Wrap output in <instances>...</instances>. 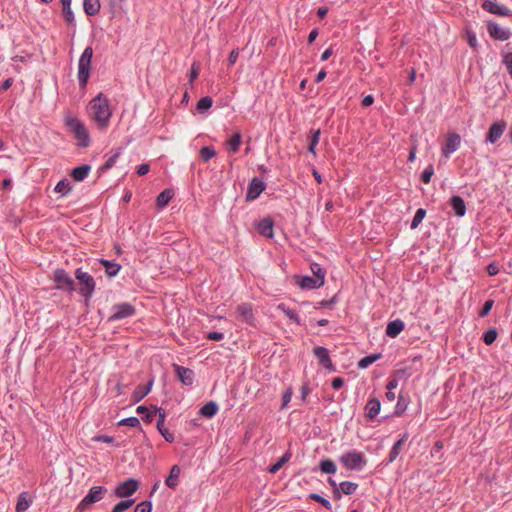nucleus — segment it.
<instances>
[{"mask_svg":"<svg viewBox=\"0 0 512 512\" xmlns=\"http://www.w3.org/2000/svg\"><path fill=\"white\" fill-rule=\"evenodd\" d=\"M88 112L100 129H104L108 126L112 112L107 97L102 93H99L90 101Z\"/></svg>","mask_w":512,"mask_h":512,"instance_id":"obj_1","label":"nucleus"},{"mask_svg":"<svg viewBox=\"0 0 512 512\" xmlns=\"http://www.w3.org/2000/svg\"><path fill=\"white\" fill-rule=\"evenodd\" d=\"M65 125L69 132L74 135L79 147L86 148L90 145V135L82 121L76 117L67 116L65 118Z\"/></svg>","mask_w":512,"mask_h":512,"instance_id":"obj_2","label":"nucleus"},{"mask_svg":"<svg viewBox=\"0 0 512 512\" xmlns=\"http://www.w3.org/2000/svg\"><path fill=\"white\" fill-rule=\"evenodd\" d=\"M93 57V49L88 46L82 52L78 61V82L80 87H85L88 83L91 70V62Z\"/></svg>","mask_w":512,"mask_h":512,"instance_id":"obj_3","label":"nucleus"},{"mask_svg":"<svg viewBox=\"0 0 512 512\" xmlns=\"http://www.w3.org/2000/svg\"><path fill=\"white\" fill-rule=\"evenodd\" d=\"M340 462L348 470L359 471L365 467L367 460L363 453L356 450H351L340 456Z\"/></svg>","mask_w":512,"mask_h":512,"instance_id":"obj_4","label":"nucleus"},{"mask_svg":"<svg viewBox=\"0 0 512 512\" xmlns=\"http://www.w3.org/2000/svg\"><path fill=\"white\" fill-rule=\"evenodd\" d=\"M106 492V488L102 486H93L89 490L88 494L80 502L78 509L80 511L86 510L93 503L100 501L104 497Z\"/></svg>","mask_w":512,"mask_h":512,"instance_id":"obj_5","label":"nucleus"},{"mask_svg":"<svg viewBox=\"0 0 512 512\" xmlns=\"http://www.w3.org/2000/svg\"><path fill=\"white\" fill-rule=\"evenodd\" d=\"M135 314V308L129 303L116 304L111 309L109 321H118L131 317Z\"/></svg>","mask_w":512,"mask_h":512,"instance_id":"obj_6","label":"nucleus"},{"mask_svg":"<svg viewBox=\"0 0 512 512\" xmlns=\"http://www.w3.org/2000/svg\"><path fill=\"white\" fill-rule=\"evenodd\" d=\"M461 144V136L458 133L450 132L446 135L445 144L441 148L442 155L449 158L452 153L457 151Z\"/></svg>","mask_w":512,"mask_h":512,"instance_id":"obj_7","label":"nucleus"},{"mask_svg":"<svg viewBox=\"0 0 512 512\" xmlns=\"http://www.w3.org/2000/svg\"><path fill=\"white\" fill-rule=\"evenodd\" d=\"M76 278L79 280L81 287L80 293L86 297L91 296L95 288V282L91 275L87 272H83L80 269L76 271Z\"/></svg>","mask_w":512,"mask_h":512,"instance_id":"obj_8","label":"nucleus"},{"mask_svg":"<svg viewBox=\"0 0 512 512\" xmlns=\"http://www.w3.org/2000/svg\"><path fill=\"white\" fill-rule=\"evenodd\" d=\"M53 279L58 289L65 291H73L75 289L74 280L63 269H57L54 272Z\"/></svg>","mask_w":512,"mask_h":512,"instance_id":"obj_9","label":"nucleus"},{"mask_svg":"<svg viewBox=\"0 0 512 512\" xmlns=\"http://www.w3.org/2000/svg\"><path fill=\"white\" fill-rule=\"evenodd\" d=\"M236 316L240 321L248 325H255V318L253 314L252 305L249 303L239 304L236 308Z\"/></svg>","mask_w":512,"mask_h":512,"instance_id":"obj_10","label":"nucleus"},{"mask_svg":"<svg viewBox=\"0 0 512 512\" xmlns=\"http://www.w3.org/2000/svg\"><path fill=\"white\" fill-rule=\"evenodd\" d=\"M482 8L492 14L498 16L511 17L512 11L505 5L498 4L492 0H484L482 3Z\"/></svg>","mask_w":512,"mask_h":512,"instance_id":"obj_11","label":"nucleus"},{"mask_svg":"<svg viewBox=\"0 0 512 512\" xmlns=\"http://www.w3.org/2000/svg\"><path fill=\"white\" fill-rule=\"evenodd\" d=\"M138 487L139 483L137 480L127 479L117 486L115 489V494L120 498L129 497L138 490Z\"/></svg>","mask_w":512,"mask_h":512,"instance_id":"obj_12","label":"nucleus"},{"mask_svg":"<svg viewBox=\"0 0 512 512\" xmlns=\"http://www.w3.org/2000/svg\"><path fill=\"white\" fill-rule=\"evenodd\" d=\"M265 187L266 185L263 180L258 177H254L248 185L246 199L255 200L264 191Z\"/></svg>","mask_w":512,"mask_h":512,"instance_id":"obj_13","label":"nucleus"},{"mask_svg":"<svg viewBox=\"0 0 512 512\" xmlns=\"http://www.w3.org/2000/svg\"><path fill=\"white\" fill-rule=\"evenodd\" d=\"M487 30L490 37H492L495 40L506 41L510 38L511 35L509 29L502 28L495 22L488 23Z\"/></svg>","mask_w":512,"mask_h":512,"instance_id":"obj_14","label":"nucleus"},{"mask_svg":"<svg viewBox=\"0 0 512 512\" xmlns=\"http://www.w3.org/2000/svg\"><path fill=\"white\" fill-rule=\"evenodd\" d=\"M155 412L159 414V419L157 421V429L161 433V435L165 438L167 442L172 443L175 439L174 434L171 433L164 425L165 421V411L162 408L154 407Z\"/></svg>","mask_w":512,"mask_h":512,"instance_id":"obj_15","label":"nucleus"},{"mask_svg":"<svg viewBox=\"0 0 512 512\" xmlns=\"http://www.w3.org/2000/svg\"><path fill=\"white\" fill-rule=\"evenodd\" d=\"M296 283L302 288V289H316L324 285V280L321 278H315L311 276H298L296 277Z\"/></svg>","mask_w":512,"mask_h":512,"instance_id":"obj_16","label":"nucleus"},{"mask_svg":"<svg viewBox=\"0 0 512 512\" xmlns=\"http://www.w3.org/2000/svg\"><path fill=\"white\" fill-rule=\"evenodd\" d=\"M505 128L506 124L504 122L493 123L488 130L486 141L491 144L496 143L502 137Z\"/></svg>","mask_w":512,"mask_h":512,"instance_id":"obj_17","label":"nucleus"},{"mask_svg":"<svg viewBox=\"0 0 512 512\" xmlns=\"http://www.w3.org/2000/svg\"><path fill=\"white\" fill-rule=\"evenodd\" d=\"M313 353L322 366L330 371L335 370V367L331 362L329 352L325 347L317 346L313 349Z\"/></svg>","mask_w":512,"mask_h":512,"instance_id":"obj_18","label":"nucleus"},{"mask_svg":"<svg viewBox=\"0 0 512 512\" xmlns=\"http://www.w3.org/2000/svg\"><path fill=\"white\" fill-rule=\"evenodd\" d=\"M173 367H174V370L176 372L178 379L180 380V382L183 385L190 386L193 384V381H194L193 370L183 367V366H180V365H177V364H174Z\"/></svg>","mask_w":512,"mask_h":512,"instance_id":"obj_19","label":"nucleus"},{"mask_svg":"<svg viewBox=\"0 0 512 512\" xmlns=\"http://www.w3.org/2000/svg\"><path fill=\"white\" fill-rule=\"evenodd\" d=\"M153 379H150L146 385H139L131 396L134 403L140 402L150 391L153 385Z\"/></svg>","mask_w":512,"mask_h":512,"instance_id":"obj_20","label":"nucleus"},{"mask_svg":"<svg viewBox=\"0 0 512 512\" xmlns=\"http://www.w3.org/2000/svg\"><path fill=\"white\" fill-rule=\"evenodd\" d=\"M405 328L402 320L396 319L388 323L386 327V334L391 338H396Z\"/></svg>","mask_w":512,"mask_h":512,"instance_id":"obj_21","label":"nucleus"},{"mask_svg":"<svg viewBox=\"0 0 512 512\" xmlns=\"http://www.w3.org/2000/svg\"><path fill=\"white\" fill-rule=\"evenodd\" d=\"M451 207L455 213V215L461 217L466 213V205L462 197L458 195H454L450 198Z\"/></svg>","mask_w":512,"mask_h":512,"instance_id":"obj_22","label":"nucleus"},{"mask_svg":"<svg viewBox=\"0 0 512 512\" xmlns=\"http://www.w3.org/2000/svg\"><path fill=\"white\" fill-rule=\"evenodd\" d=\"M380 408L381 404L378 399H370L365 406L366 416L369 419H374L379 414Z\"/></svg>","mask_w":512,"mask_h":512,"instance_id":"obj_23","label":"nucleus"},{"mask_svg":"<svg viewBox=\"0 0 512 512\" xmlns=\"http://www.w3.org/2000/svg\"><path fill=\"white\" fill-rule=\"evenodd\" d=\"M181 469L178 465L172 466L168 477L165 480V484L171 488L175 489L178 486L179 476Z\"/></svg>","mask_w":512,"mask_h":512,"instance_id":"obj_24","label":"nucleus"},{"mask_svg":"<svg viewBox=\"0 0 512 512\" xmlns=\"http://www.w3.org/2000/svg\"><path fill=\"white\" fill-rule=\"evenodd\" d=\"M90 170H91V166L88 164H84V165L75 167L71 171V177L75 181H78V182L83 181L88 176Z\"/></svg>","mask_w":512,"mask_h":512,"instance_id":"obj_25","label":"nucleus"},{"mask_svg":"<svg viewBox=\"0 0 512 512\" xmlns=\"http://www.w3.org/2000/svg\"><path fill=\"white\" fill-rule=\"evenodd\" d=\"M83 9L88 16H95L101 9L100 0H83Z\"/></svg>","mask_w":512,"mask_h":512,"instance_id":"obj_26","label":"nucleus"},{"mask_svg":"<svg viewBox=\"0 0 512 512\" xmlns=\"http://www.w3.org/2000/svg\"><path fill=\"white\" fill-rule=\"evenodd\" d=\"M109 13L112 17L121 15L124 12L126 0H107Z\"/></svg>","mask_w":512,"mask_h":512,"instance_id":"obj_27","label":"nucleus"},{"mask_svg":"<svg viewBox=\"0 0 512 512\" xmlns=\"http://www.w3.org/2000/svg\"><path fill=\"white\" fill-rule=\"evenodd\" d=\"M242 143V135L240 131L235 132L226 142L230 153H237Z\"/></svg>","mask_w":512,"mask_h":512,"instance_id":"obj_28","label":"nucleus"},{"mask_svg":"<svg viewBox=\"0 0 512 512\" xmlns=\"http://www.w3.org/2000/svg\"><path fill=\"white\" fill-rule=\"evenodd\" d=\"M174 196V191L172 189L163 190L156 198V205L158 208H164L168 205L171 199Z\"/></svg>","mask_w":512,"mask_h":512,"instance_id":"obj_29","label":"nucleus"},{"mask_svg":"<svg viewBox=\"0 0 512 512\" xmlns=\"http://www.w3.org/2000/svg\"><path fill=\"white\" fill-rule=\"evenodd\" d=\"M276 309L281 311L292 322H294L296 324H300V317H299L298 313L295 310L287 307L284 303L277 305Z\"/></svg>","mask_w":512,"mask_h":512,"instance_id":"obj_30","label":"nucleus"},{"mask_svg":"<svg viewBox=\"0 0 512 512\" xmlns=\"http://www.w3.org/2000/svg\"><path fill=\"white\" fill-rule=\"evenodd\" d=\"M217 411V404L213 401H210L200 409V414L206 418H211L217 413Z\"/></svg>","mask_w":512,"mask_h":512,"instance_id":"obj_31","label":"nucleus"},{"mask_svg":"<svg viewBox=\"0 0 512 512\" xmlns=\"http://www.w3.org/2000/svg\"><path fill=\"white\" fill-rule=\"evenodd\" d=\"M381 357H382V355H381L380 353H377V354H371V355L365 356L364 358H362V359L358 362V367H359V368H361V369H366V368H368L371 364H373L374 362H376L377 360H379Z\"/></svg>","mask_w":512,"mask_h":512,"instance_id":"obj_32","label":"nucleus"},{"mask_svg":"<svg viewBox=\"0 0 512 512\" xmlns=\"http://www.w3.org/2000/svg\"><path fill=\"white\" fill-rule=\"evenodd\" d=\"M340 494L343 493L345 495L353 494L357 488L358 484L350 481H343L339 484Z\"/></svg>","mask_w":512,"mask_h":512,"instance_id":"obj_33","label":"nucleus"},{"mask_svg":"<svg viewBox=\"0 0 512 512\" xmlns=\"http://www.w3.org/2000/svg\"><path fill=\"white\" fill-rule=\"evenodd\" d=\"M101 264L104 266L105 272L109 276H115L118 273V271L120 270V265L115 262H111V261L102 259Z\"/></svg>","mask_w":512,"mask_h":512,"instance_id":"obj_34","label":"nucleus"},{"mask_svg":"<svg viewBox=\"0 0 512 512\" xmlns=\"http://www.w3.org/2000/svg\"><path fill=\"white\" fill-rule=\"evenodd\" d=\"M291 458V453L290 452H286L275 464H273L270 468H269V472L272 473V474H275L276 472H278L282 466L287 463Z\"/></svg>","mask_w":512,"mask_h":512,"instance_id":"obj_35","label":"nucleus"},{"mask_svg":"<svg viewBox=\"0 0 512 512\" xmlns=\"http://www.w3.org/2000/svg\"><path fill=\"white\" fill-rule=\"evenodd\" d=\"M212 104H213V100L211 97H209V96L202 97L197 103V110L200 113H203V112L207 111L208 109H210Z\"/></svg>","mask_w":512,"mask_h":512,"instance_id":"obj_36","label":"nucleus"},{"mask_svg":"<svg viewBox=\"0 0 512 512\" xmlns=\"http://www.w3.org/2000/svg\"><path fill=\"white\" fill-rule=\"evenodd\" d=\"M320 468L322 472L327 474H334L337 470L335 463L330 459L321 461Z\"/></svg>","mask_w":512,"mask_h":512,"instance_id":"obj_37","label":"nucleus"},{"mask_svg":"<svg viewBox=\"0 0 512 512\" xmlns=\"http://www.w3.org/2000/svg\"><path fill=\"white\" fill-rule=\"evenodd\" d=\"M497 336V330L495 328H490L484 332L482 339L486 345H491L497 339Z\"/></svg>","mask_w":512,"mask_h":512,"instance_id":"obj_38","label":"nucleus"},{"mask_svg":"<svg viewBox=\"0 0 512 512\" xmlns=\"http://www.w3.org/2000/svg\"><path fill=\"white\" fill-rule=\"evenodd\" d=\"M405 439L398 440L392 447L390 453H389V461L393 462L399 455L403 445H404Z\"/></svg>","mask_w":512,"mask_h":512,"instance_id":"obj_39","label":"nucleus"},{"mask_svg":"<svg viewBox=\"0 0 512 512\" xmlns=\"http://www.w3.org/2000/svg\"><path fill=\"white\" fill-rule=\"evenodd\" d=\"M216 155L213 147L205 146L200 149V157L203 161L207 162Z\"/></svg>","mask_w":512,"mask_h":512,"instance_id":"obj_40","label":"nucleus"},{"mask_svg":"<svg viewBox=\"0 0 512 512\" xmlns=\"http://www.w3.org/2000/svg\"><path fill=\"white\" fill-rule=\"evenodd\" d=\"M57 193L66 195L71 190V185L66 179L60 180L54 189Z\"/></svg>","mask_w":512,"mask_h":512,"instance_id":"obj_41","label":"nucleus"},{"mask_svg":"<svg viewBox=\"0 0 512 512\" xmlns=\"http://www.w3.org/2000/svg\"><path fill=\"white\" fill-rule=\"evenodd\" d=\"M257 232L265 237L272 239L274 237V226H255Z\"/></svg>","mask_w":512,"mask_h":512,"instance_id":"obj_42","label":"nucleus"},{"mask_svg":"<svg viewBox=\"0 0 512 512\" xmlns=\"http://www.w3.org/2000/svg\"><path fill=\"white\" fill-rule=\"evenodd\" d=\"M120 154H121V149H119L115 154L110 156L108 158V160L101 167V171H107V170L111 169L115 165V163H116L117 159L119 158Z\"/></svg>","mask_w":512,"mask_h":512,"instance_id":"obj_43","label":"nucleus"},{"mask_svg":"<svg viewBox=\"0 0 512 512\" xmlns=\"http://www.w3.org/2000/svg\"><path fill=\"white\" fill-rule=\"evenodd\" d=\"M133 504H134V500L120 501L113 507L112 512H124L127 509H129Z\"/></svg>","mask_w":512,"mask_h":512,"instance_id":"obj_44","label":"nucleus"},{"mask_svg":"<svg viewBox=\"0 0 512 512\" xmlns=\"http://www.w3.org/2000/svg\"><path fill=\"white\" fill-rule=\"evenodd\" d=\"M29 506L30 503L27 498L24 496V494H20L16 505V512H25Z\"/></svg>","mask_w":512,"mask_h":512,"instance_id":"obj_45","label":"nucleus"},{"mask_svg":"<svg viewBox=\"0 0 512 512\" xmlns=\"http://www.w3.org/2000/svg\"><path fill=\"white\" fill-rule=\"evenodd\" d=\"M320 130H315V131H312V137H311V140H310V145H309V152L313 153L314 155L316 154V146L317 144L319 143V138H320Z\"/></svg>","mask_w":512,"mask_h":512,"instance_id":"obj_46","label":"nucleus"},{"mask_svg":"<svg viewBox=\"0 0 512 512\" xmlns=\"http://www.w3.org/2000/svg\"><path fill=\"white\" fill-rule=\"evenodd\" d=\"M433 174L434 168L433 165L430 164L421 173V181L425 184H428L431 181Z\"/></svg>","mask_w":512,"mask_h":512,"instance_id":"obj_47","label":"nucleus"},{"mask_svg":"<svg viewBox=\"0 0 512 512\" xmlns=\"http://www.w3.org/2000/svg\"><path fill=\"white\" fill-rule=\"evenodd\" d=\"M311 271L313 273V277L315 278H321L325 281V271L322 269V267L317 263L311 264Z\"/></svg>","mask_w":512,"mask_h":512,"instance_id":"obj_48","label":"nucleus"},{"mask_svg":"<svg viewBox=\"0 0 512 512\" xmlns=\"http://www.w3.org/2000/svg\"><path fill=\"white\" fill-rule=\"evenodd\" d=\"M63 17L68 24H73L75 21L74 13L71 6H63Z\"/></svg>","mask_w":512,"mask_h":512,"instance_id":"obj_49","label":"nucleus"},{"mask_svg":"<svg viewBox=\"0 0 512 512\" xmlns=\"http://www.w3.org/2000/svg\"><path fill=\"white\" fill-rule=\"evenodd\" d=\"M466 36H467V41H468V44L470 45V47L472 49L476 50L477 46H478L476 34L472 30L467 29Z\"/></svg>","mask_w":512,"mask_h":512,"instance_id":"obj_50","label":"nucleus"},{"mask_svg":"<svg viewBox=\"0 0 512 512\" xmlns=\"http://www.w3.org/2000/svg\"><path fill=\"white\" fill-rule=\"evenodd\" d=\"M425 215H426L425 209L419 208L416 211L411 224H420L422 222V220L424 219Z\"/></svg>","mask_w":512,"mask_h":512,"instance_id":"obj_51","label":"nucleus"},{"mask_svg":"<svg viewBox=\"0 0 512 512\" xmlns=\"http://www.w3.org/2000/svg\"><path fill=\"white\" fill-rule=\"evenodd\" d=\"M493 304H494V301H493V300H487V301L484 303V305H483V307H482L481 311L479 312V316H480V317H485V316H486V315L491 311V309H492V307H493Z\"/></svg>","mask_w":512,"mask_h":512,"instance_id":"obj_52","label":"nucleus"},{"mask_svg":"<svg viewBox=\"0 0 512 512\" xmlns=\"http://www.w3.org/2000/svg\"><path fill=\"white\" fill-rule=\"evenodd\" d=\"M152 505L148 501L141 502L135 508L134 512H151Z\"/></svg>","mask_w":512,"mask_h":512,"instance_id":"obj_53","label":"nucleus"},{"mask_svg":"<svg viewBox=\"0 0 512 512\" xmlns=\"http://www.w3.org/2000/svg\"><path fill=\"white\" fill-rule=\"evenodd\" d=\"M310 498L321 503L325 508L331 509L330 502L327 499L323 498L322 496L314 493L310 495Z\"/></svg>","mask_w":512,"mask_h":512,"instance_id":"obj_54","label":"nucleus"},{"mask_svg":"<svg viewBox=\"0 0 512 512\" xmlns=\"http://www.w3.org/2000/svg\"><path fill=\"white\" fill-rule=\"evenodd\" d=\"M292 394H293V391H292V388L289 387L285 390V392L283 393V397H282V400H283V403H282V409L285 408L288 403L291 401V398H292Z\"/></svg>","mask_w":512,"mask_h":512,"instance_id":"obj_55","label":"nucleus"},{"mask_svg":"<svg viewBox=\"0 0 512 512\" xmlns=\"http://www.w3.org/2000/svg\"><path fill=\"white\" fill-rule=\"evenodd\" d=\"M120 424L135 427V426L139 425V420L136 417H130V418L122 420L120 422Z\"/></svg>","mask_w":512,"mask_h":512,"instance_id":"obj_56","label":"nucleus"},{"mask_svg":"<svg viewBox=\"0 0 512 512\" xmlns=\"http://www.w3.org/2000/svg\"><path fill=\"white\" fill-rule=\"evenodd\" d=\"M238 56H239V50L238 49H233L229 56H228V62L230 65H234L238 59Z\"/></svg>","mask_w":512,"mask_h":512,"instance_id":"obj_57","label":"nucleus"},{"mask_svg":"<svg viewBox=\"0 0 512 512\" xmlns=\"http://www.w3.org/2000/svg\"><path fill=\"white\" fill-rule=\"evenodd\" d=\"M150 171V165L147 164V163H144V164H141L140 166H138L137 168V174L139 176H144L146 175L148 172Z\"/></svg>","mask_w":512,"mask_h":512,"instance_id":"obj_58","label":"nucleus"},{"mask_svg":"<svg viewBox=\"0 0 512 512\" xmlns=\"http://www.w3.org/2000/svg\"><path fill=\"white\" fill-rule=\"evenodd\" d=\"M198 75H199V68L196 65V63H194L191 67V71H190V75H189L190 82H193L198 77Z\"/></svg>","mask_w":512,"mask_h":512,"instance_id":"obj_59","label":"nucleus"},{"mask_svg":"<svg viewBox=\"0 0 512 512\" xmlns=\"http://www.w3.org/2000/svg\"><path fill=\"white\" fill-rule=\"evenodd\" d=\"M207 338L213 341H220L224 338V335L220 332H209Z\"/></svg>","mask_w":512,"mask_h":512,"instance_id":"obj_60","label":"nucleus"},{"mask_svg":"<svg viewBox=\"0 0 512 512\" xmlns=\"http://www.w3.org/2000/svg\"><path fill=\"white\" fill-rule=\"evenodd\" d=\"M328 481H329V484L333 487V494H334V497L339 499V498H340V488H339V486H338V485L336 484V482H335L333 479H331V478H329V480H328Z\"/></svg>","mask_w":512,"mask_h":512,"instance_id":"obj_61","label":"nucleus"},{"mask_svg":"<svg viewBox=\"0 0 512 512\" xmlns=\"http://www.w3.org/2000/svg\"><path fill=\"white\" fill-rule=\"evenodd\" d=\"M417 153V144L414 143L410 149L409 155H408V162H413L416 158Z\"/></svg>","mask_w":512,"mask_h":512,"instance_id":"obj_62","label":"nucleus"},{"mask_svg":"<svg viewBox=\"0 0 512 512\" xmlns=\"http://www.w3.org/2000/svg\"><path fill=\"white\" fill-rule=\"evenodd\" d=\"M344 384L343 378L336 377L332 380V387L334 389H340Z\"/></svg>","mask_w":512,"mask_h":512,"instance_id":"obj_63","label":"nucleus"},{"mask_svg":"<svg viewBox=\"0 0 512 512\" xmlns=\"http://www.w3.org/2000/svg\"><path fill=\"white\" fill-rule=\"evenodd\" d=\"M487 272L490 276H494L499 273V268L495 264H490L487 267Z\"/></svg>","mask_w":512,"mask_h":512,"instance_id":"obj_64","label":"nucleus"}]
</instances>
